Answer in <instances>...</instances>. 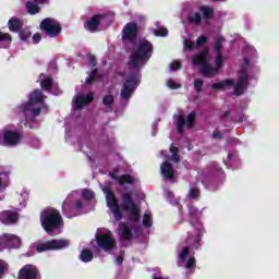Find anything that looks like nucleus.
Here are the masks:
<instances>
[{"label": "nucleus", "mask_w": 279, "mask_h": 279, "mask_svg": "<svg viewBox=\"0 0 279 279\" xmlns=\"http://www.w3.org/2000/svg\"><path fill=\"white\" fill-rule=\"evenodd\" d=\"M154 46L147 39H141L132 49L131 58L129 61V69L134 71L133 74L126 77L121 90V99H130L134 94V89L138 86V69L151 58Z\"/></svg>", "instance_id": "f257e3e1"}, {"label": "nucleus", "mask_w": 279, "mask_h": 279, "mask_svg": "<svg viewBox=\"0 0 279 279\" xmlns=\"http://www.w3.org/2000/svg\"><path fill=\"white\" fill-rule=\"evenodd\" d=\"M95 197V193L90 190H77L70 193L62 204V213L65 217H77L84 213H88V204Z\"/></svg>", "instance_id": "f03ea898"}, {"label": "nucleus", "mask_w": 279, "mask_h": 279, "mask_svg": "<svg viewBox=\"0 0 279 279\" xmlns=\"http://www.w3.org/2000/svg\"><path fill=\"white\" fill-rule=\"evenodd\" d=\"M223 44V37H217L215 41V66L209 64L210 56L208 54V49H204L199 54L192 58V64L195 66H201L202 75L205 77H213L219 73V69L223 66V56L221 54V45Z\"/></svg>", "instance_id": "7ed1b4c3"}, {"label": "nucleus", "mask_w": 279, "mask_h": 279, "mask_svg": "<svg viewBox=\"0 0 279 279\" xmlns=\"http://www.w3.org/2000/svg\"><path fill=\"white\" fill-rule=\"evenodd\" d=\"M90 247L93 252H99V250H104V252H112V250H116L117 247V242L110 230L99 229L95 235V241H92L90 243Z\"/></svg>", "instance_id": "20e7f679"}, {"label": "nucleus", "mask_w": 279, "mask_h": 279, "mask_svg": "<svg viewBox=\"0 0 279 279\" xmlns=\"http://www.w3.org/2000/svg\"><path fill=\"white\" fill-rule=\"evenodd\" d=\"M45 96H43V92L35 90L29 95L28 102L20 107V112H23L27 121H29L32 117H38L40 114V106H43Z\"/></svg>", "instance_id": "39448f33"}, {"label": "nucleus", "mask_w": 279, "mask_h": 279, "mask_svg": "<svg viewBox=\"0 0 279 279\" xmlns=\"http://www.w3.org/2000/svg\"><path fill=\"white\" fill-rule=\"evenodd\" d=\"M40 221L44 230L48 234H53L58 228H62V216L54 208H47L40 215Z\"/></svg>", "instance_id": "423d86ee"}, {"label": "nucleus", "mask_w": 279, "mask_h": 279, "mask_svg": "<svg viewBox=\"0 0 279 279\" xmlns=\"http://www.w3.org/2000/svg\"><path fill=\"white\" fill-rule=\"evenodd\" d=\"M250 71V61L244 59V65L240 69L238 73V82L234 85L235 95H243L245 93L247 85L250 84V76L247 75Z\"/></svg>", "instance_id": "0eeeda50"}, {"label": "nucleus", "mask_w": 279, "mask_h": 279, "mask_svg": "<svg viewBox=\"0 0 279 279\" xmlns=\"http://www.w3.org/2000/svg\"><path fill=\"white\" fill-rule=\"evenodd\" d=\"M121 208L130 215L133 221H138V213H141V208L138 205L134 204V196L132 193L122 194Z\"/></svg>", "instance_id": "6e6552de"}, {"label": "nucleus", "mask_w": 279, "mask_h": 279, "mask_svg": "<svg viewBox=\"0 0 279 279\" xmlns=\"http://www.w3.org/2000/svg\"><path fill=\"white\" fill-rule=\"evenodd\" d=\"M102 192L105 193L107 206L109 210H111L116 221H121L123 215L121 214V207L119 206L117 196H114V192L110 191L108 187H102Z\"/></svg>", "instance_id": "1a4fd4ad"}, {"label": "nucleus", "mask_w": 279, "mask_h": 279, "mask_svg": "<svg viewBox=\"0 0 279 279\" xmlns=\"http://www.w3.org/2000/svg\"><path fill=\"white\" fill-rule=\"evenodd\" d=\"M69 245H71V242L69 240L56 239L37 244L36 250L37 252H49L51 250H65V247H69Z\"/></svg>", "instance_id": "9d476101"}, {"label": "nucleus", "mask_w": 279, "mask_h": 279, "mask_svg": "<svg viewBox=\"0 0 279 279\" xmlns=\"http://www.w3.org/2000/svg\"><path fill=\"white\" fill-rule=\"evenodd\" d=\"M40 28L48 35L50 38H56L57 36H60L62 32V26L60 25V22L58 20L53 19H45L40 23Z\"/></svg>", "instance_id": "9b49d317"}, {"label": "nucleus", "mask_w": 279, "mask_h": 279, "mask_svg": "<svg viewBox=\"0 0 279 279\" xmlns=\"http://www.w3.org/2000/svg\"><path fill=\"white\" fill-rule=\"evenodd\" d=\"M21 143V133L4 129L0 131V145H19Z\"/></svg>", "instance_id": "f8f14e48"}, {"label": "nucleus", "mask_w": 279, "mask_h": 279, "mask_svg": "<svg viewBox=\"0 0 279 279\" xmlns=\"http://www.w3.org/2000/svg\"><path fill=\"white\" fill-rule=\"evenodd\" d=\"M178 260L179 263H185V269H193L196 263L195 256L189 246H185L179 251Z\"/></svg>", "instance_id": "ddd939ff"}, {"label": "nucleus", "mask_w": 279, "mask_h": 279, "mask_svg": "<svg viewBox=\"0 0 279 279\" xmlns=\"http://www.w3.org/2000/svg\"><path fill=\"white\" fill-rule=\"evenodd\" d=\"M195 118H196L195 112H191L186 117V120H184V117H182V116H177L175 117V123H177L178 132L180 134H182V132H184V126L189 128V130H191V128H193V125H195Z\"/></svg>", "instance_id": "4468645a"}, {"label": "nucleus", "mask_w": 279, "mask_h": 279, "mask_svg": "<svg viewBox=\"0 0 279 279\" xmlns=\"http://www.w3.org/2000/svg\"><path fill=\"white\" fill-rule=\"evenodd\" d=\"M8 247H21V239L12 234H3L0 236V252Z\"/></svg>", "instance_id": "2eb2a0df"}, {"label": "nucleus", "mask_w": 279, "mask_h": 279, "mask_svg": "<svg viewBox=\"0 0 279 279\" xmlns=\"http://www.w3.org/2000/svg\"><path fill=\"white\" fill-rule=\"evenodd\" d=\"M138 36V25L134 22L128 23L122 29L123 40H136Z\"/></svg>", "instance_id": "dca6fc26"}, {"label": "nucleus", "mask_w": 279, "mask_h": 279, "mask_svg": "<svg viewBox=\"0 0 279 279\" xmlns=\"http://www.w3.org/2000/svg\"><path fill=\"white\" fill-rule=\"evenodd\" d=\"M202 223L197 222L191 231L187 232V243L190 245H197L202 241Z\"/></svg>", "instance_id": "f3484780"}, {"label": "nucleus", "mask_w": 279, "mask_h": 279, "mask_svg": "<svg viewBox=\"0 0 279 279\" xmlns=\"http://www.w3.org/2000/svg\"><path fill=\"white\" fill-rule=\"evenodd\" d=\"M95 99V94L89 93L87 95L78 94L74 97V110H82L84 106H88L90 101Z\"/></svg>", "instance_id": "a211bd4d"}, {"label": "nucleus", "mask_w": 279, "mask_h": 279, "mask_svg": "<svg viewBox=\"0 0 279 279\" xmlns=\"http://www.w3.org/2000/svg\"><path fill=\"white\" fill-rule=\"evenodd\" d=\"M38 268L34 265H25L19 272L20 279H38Z\"/></svg>", "instance_id": "6ab92c4d"}, {"label": "nucleus", "mask_w": 279, "mask_h": 279, "mask_svg": "<svg viewBox=\"0 0 279 279\" xmlns=\"http://www.w3.org/2000/svg\"><path fill=\"white\" fill-rule=\"evenodd\" d=\"M106 23V16L104 15H95L89 21L85 23V27L88 32H97L99 26Z\"/></svg>", "instance_id": "aec40b11"}, {"label": "nucleus", "mask_w": 279, "mask_h": 279, "mask_svg": "<svg viewBox=\"0 0 279 279\" xmlns=\"http://www.w3.org/2000/svg\"><path fill=\"white\" fill-rule=\"evenodd\" d=\"M161 175L165 178V180H169L170 182H173L175 178V170L173 169V166L171 163L165 161L160 166Z\"/></svg>", "instance_id": "412c9836"}, {"label": "nucleus", "mask_w": 279, "mask_h": 279, "mask_svg": "<svg viewBox=\"0 0 279 279\" xmlns=\"http://www.w3.org/2000/svg\"><path fill=\"white\" fill-rule=\"evenodd\" d=\"M0 221L10 226L11 223H16L19 221V211L5 210L0 214Z\"/></svg>", "instance_id": "4be33fe9"}, {"label": "nucleus", "mask_w": 279, "mask_h": 279, "mask_svg": "<svg viewBox=\"0 0 279 279\" xmlns=\"http://www.w3.org/2000/svg\"><path fill=\"white\" fill-rule=\"evenodd\" d=\"M208 38L201 36L197 38L196 44L191 39H184L183 46L186 51H193V49H197V47H202V45H206Z\"/></svg>", "instance_id": "5701e85b"}, {"label": "nucleus", "mask_w": 279, "mask_h": 279, "mask_svg": "<svg viewBox=\"0 0 279 279\" xmlns=\"http://www.w3.org/2000/svg\"><path fill=\"white\" fill-rule=\"evenodd\" d=\"M132 232H136L132 225L121 223L119 226V234L124 241H130V239H132Z\"/></svg>", "instance_id": "b1692460"}, {"label": "nucleus", "mask_w": 279, "mask_h": 279, "mask_svg": "<svg viewBox=\"0 0 279 279\" xmlns=\"http://www.w3.org/2000/svg\"><path fill=\"white\" fill-rule=\"evenodd\" d=\"M110 177L113 180H117L118 184H120L121 186H123L124 184H134V182H136V179L132 178L129 174L117 177V172H111Z\"/></svg>", "instance_id": "393cba45"}, {"label": "nucleus", "mask_w": 279, "mask_h": 279, "mask_svg": "<svg viewBox=\"0 0 279 279\" xmlns=\"http://www.w3.org/2000/svg\"><path fill=\"white\" fill-rule=\"evenodd\" d=\"M16 202H19V208H25L27 206V199H29V192L23 190L21 193L15 196Z\"/></svg>", "instance_id": "a878e982"}, {"label": "nucleus", "mask_w": 279, "mask_h": 279, "mask_svg": "<svg viewBox=\"0 0 279 279\" xmlns=\"http://www.w3.org/2000/svg\"><path fill=\"white\" fill-rule=\"evenodd\" d=\"M228 86H234V80L227 78L222 82L215 83L211 85V88H214L215 90H221L223 88H228Z\"/></svg>", "instance_id": "bb28decb"}, {"label": "nucleus", "mask_w": 279, "mask_h": 279, "mask_svg": "<svg viewBox=\"0 0 279 279\" xmlns=\"http://www.w3.org/2000/svg\"><path fill=\"white\" fill-rule=\"evenodd\" d=\"M9 29L10 32H19V29H21V27H23V22H21V20L13 17L11 20H9Z\"/></svg>", "instance_id": "cd10ccee"}, {"label": "nucleus", "mask_w": 279, "mask_h": 279, "mask_svg": "<svg viewBox=\"0 0 279 279\" xmlns=\"http://www.w3.org/2000/svg\"><path fill=\"white\" fill-rule=\"evenodd\" d=\"M39 80H40V86L43 90H49V88H51V84H53V81H51V77L45 78V74H40Z\"/></svg>", "instance_id": "c85d7f7f"}, {"label": "nucleus", "mask_w": 279, "mask_h": 279, "mask_svg": "<svg viewBox=\"0 0 279 279\" xmlns=\"http://www.w3.org/2000/svg\"><path fill=\"white\" fill-rule=\"evenodd\" d=\"M80 258L83 263H90V260H93V252H90L88 248H85L81 252Z\"/></svg>", "instance_id": "c756f323"}, {"label": "nucleus", "mask_w": 279, "mask_h": 279, "mask_svg": "<svg viewBox=\"0 0 279 279\" xmlns=\"http://www.w3.org/2000/svg\"><path fill=\"white\" fill-rule=\"evenodd\" d=\"M153 32L155 36H167L169 34V31H167L166 27L160 26V23H156L155 28H153Z\"/></svg>", "instance_id": "7c9ffc66"}, {"label": "nucleus", "mask_w": 279, "mask_h": 279, "mask_svg": "<svg viewBox=\"0 0 279 279\" xmlns=\"http://www.w3.org/2000/svg\"><path fill=\"white\" fill-rule=\"evenodd\" d=\"M26 10L28 14H38V12H40V7L34 2H26Z\"/></svg>", "instance_id": "2f4dec72"}, {"label": "nucleus", "mask_w": 279, "mask_h": 279, "mask_svg": "<svg viewBox=\"0 0 279 279\" xmlns=\"http://www.w3.org/2000/svg\"><path fill=\"white\" fill-rule=\"evenodd\" d=\"M143 226L145 228H151V213L146 211L143 218Z\"/></svg>", "instance_id": "473e14b6"}, {"label": "nucleus", "mask_w": 279, "mask_h": 279, "mask_svg": "<svg viewBox=\"0 0 279 279\" xmlns=\"http://www.w3.org/2000/svg\"><path fill=\"white\" fill-rule=\"evenodd\" d=\"M170 151L172 154L171 159L173 162H180V157L178 156V147L171 145Z\"/></svg>", "instance_id": "72a5a7b5"}, {"label": "nucleus", "mask_w": 279, "mask_h": 279, "mask_svg": "<svg viewBox=\"0 0 279 279\" xmlns=\"http://www.w3.org/2000/svg\"><path fill=\"white\" fill-rule=\"evenodd\" d=\"M189 199H197L199 197V190L197 187H191L187 194Z\"/></svg>", "instance_id": "f704fd0d"}, {"label": "nucleus", "mask_w": 279, "mask_h": 279, "mask_svg": "<svg viewBox=\"0 0 279 279\" xmlns=\"http://www.w3.org/2000/svg\"><path fill=\"white\" fill-rule=\"evenodd\" d=\"M114 102V97L112 95H106L102 98V104L104 106H106L107 108H110V106H112V104Z\"/></svg>", "instance_id": "c9c22d12"}, {"label": "nucleus", "mask_w": 279, "mask_h": 279, "mask_svg": "<svg viewBox=\"0 0 279 279\" xmlns=\"http://www.w3.org/2000/svg\"><path fill=\"white\" fill-rule=\"evenodd\" d=\"M189 21L190 23H194L195 25H197V23L202 21V15H199V13H192L189 16Z\"/></svg>", "instance_id": "e433bc0d"}, {"label": "nucleus", "mask_w": 279, "mask_h": 279, "mask_svg": "<svg viewBox=\"0 0 279 279\" xmlns=\"http://www.w3.org/2000/svg\"><path fill=\"white\" fill-rule=\"evenodd\" d=\"M167 86H168V88L175 90V89L180 88L181 85L178 82L173 81V78H169V80H167Z\"/></svg>", "instance_id": "4c0bfd02"}, {"label": "nucleus", "mask_w": 279, "mask_h": 279, "mask_svg": "<svg viewBox=\"0 0 279 279\" xmlns=\"http://www.w3.org/2000/svg\"><path fill=\"white\" fill-rule=\"evenodd\" d=\"M201 11L203 12V16L205 19H210V16H213V9L209 7H203Z\"/></svg>", "instance_id": "58836bf2"}, {"label": "nucleus", "mask_w": 279, "mask_h": 279, "mask_svg": "<svg viewBox=\"0 0 279 279\" xmlns=\"http://www.w3.org/2000/svg\"><path fill=\"white\" fill-rule=\"evenodd\" d=\"M203 86H204V81H202L199 78H196L194 81V88H195L196 93H201Z\"/></svg>", "instance_id": "ea45409f"}, {"label": "nucleus", "mask_w": 279, "mask_h": 279, "mask_svg": "<svg viewBox=\"0 0 279 279\" xmlns=\"http://www.w3.org/2000/svg\"><path fill=\"white\" fill-rule=\"evenodd\" d=\"M97 80V70L95 69L90 74L89 77L86 78V84H93Z\"/></svg>", "instance_id": "a19ab883"}, {"label": "nucleus", "mask_w": 279, "mask_h": 279, "mask_svg": "<svg viewBox=\"0 0 279 279\" xmlns=\"http://www.w3.org/2000/svg\"><path fill=\"white\" fill-rule=\"evenodd\" d=\"M0 40H4V43H12V37L8 33L0 32Z\"/></svg>", "instance_id": "79ce46f5"}, {"label": "nucleus", "mask_w": 279, "mask_h": 279, "mask_svg": "<svg viewBox=\"0 0 279 279\" xmlns=\"http://www.w3.org/2000/svg\"><path fill=\"white\" fill-rule=\"evenodd\" d=\"M32 37V33L29 31H22L20 32L21 40H27V38Z\"/></svg>", "instance_id": "37998d69"}, {"label": "nucleus", "mask_w": 279, "mask_h": 279, "mask_svg": "<svg viewBox=\"0 0 279 279\" xmlns=\"http://www.w3.org/2000/svg\"><path fill=\"white\" fill-rule=\"evenodd\" d=\"M170 69H171V71H178V69H180V61H173L170 64Z\"/></svg>", "instance_id": "c03bdc74"}, {"label": "nucleus", "mask_w": 279, "mask_h": 279, "mask_svg": "<svg viewBox=\"0 0 279 279\" xmlns=\"http://www.w3.org/2000/svg\"><path fill=\"white\" fill-rule=\"evenodd\" d=\"M40 40H41V36H40V34H35L34 36H33V43H34V45H38L39 43H40Z\"/></svg>", "instance_id": "a18cd8bd"}, {"label": "nucleus", "mask_w": 279, "mask_h": 279, "mask_svg": "<svg viewBox=\"0 0 279 279\" xmlns=\"http://www.w3.org/2000/svg\"><path fill=\"white\" fill-rule=\"evenodd\" d=\"M214 138H221V133H219L218 131L214 132Z\"/></svg>", "instance_id": "49530a36"}, {"label": "nucleus", "mask_w": 279, "mask_h": 279, "mask_svg": "<svg viewBox=\"0 0 279 279\" xmlns=\"http://www.w3.org/2000/svg\"><path fill=\"white\" fill-rule=\"evenodd\" d=\"M8 185L5 183H3V181L0 179V191H2L3 189H5Z\"/></svg>", "instance_id": "de8ad7c7"}, {"label": "nucleus", "mask_w": 279, "mask_h": 279, "mask_svg": "<svg viewBox=\"0 0 279 279\" xmlns=\"http://www.w3.org/2000/svg\"><path fill=\"white\" fill-rule=\"evenodd\" d=\"M35 3H38L39 5H43V3H47V0H34Z\"/></svg>", "instance_id": "09e8293b"}, {"label": "nucleus", "mask_w": 279, "mask_h": 279, "mask_svg": "<svg viewBox=\"0 0 279 279\" xmlns=\"http://www.w3.org/2000/svg\"><path fill=\"white\" fill-rule=\"evenodd\" d=\"M89 64H90V66H95V58L94 57L90 58Z\"/></svg>", "instance_id": "8fccbe9b"}, {"label": "nucleus", "mask_w": 279, "mask_h": 279, "mask_svg": "<svg viewBox=\"0 0 279 279\" xmlns=\"http://www.w3.org/2000/svg\"><path fill=\"white\" fill-rule=\"evenodd\" d=\"M117 263H118V265H121L123 263V257H118Z\"/></svg>", "instance_id": "3c124183"}, {"label": "nucleus", "mask_w": 279, "mask_h": 279, "mask_svg": "<svg viewBox=\"0 0 279 279\" xmlns=\"http://www.w3.org/2000/svg\"><path fill=\"white\" fill-rule=\"evenodd\" d=\"M172 196H173V194L168 192V197H172Z\"/></svg>", "instance_id": "603ef678"}, {"label": "nucleus", "mask_w": 279, "mask_h": 279, "mask_svg": "<svg viewBox=\"0 0 279 279\" xmlns=\"http://www.w3.org/2000/svg\"><path fill=\"white\" fill-rule=\"evenodd\" d=\"M165 154H167L165 150H161V156H165Z\"/></svg>", "instance_id": "864d4df0"}, {"label": "nucleus", "mask_w": 279, "mask_h": 279, "mask_svg": "<svg viewBox=\"0 0 279 279\" xmlns=\"http://www.w3.org/2000/svg\"><path fill=\"white\" fill-rule=\"evenodd\" d=\"M228 158H230V155H228Z\"/></svg>", "instance_id": "5fc2aeb1"}]
</instances>
